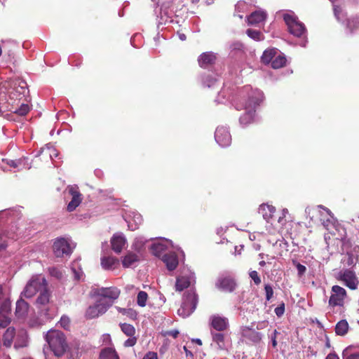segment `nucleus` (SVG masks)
<instances>
[{
	"mask_svg": "<svg viewBox=\"0 0 359 359\" xmlns=\"http://www.w3.org/2000/svg\"><path fill=\"white\" fill-rule=\"evenodd\" d=\"M242 97L247 98L244 105L245 113L241 116L240 123L243 126H247L253 121L255 115V108L264 100V95L258 89L253 90L251 86H246L241 92Z\"/></svg>",
	"mask_w": 359,
	"mask_h": 359,
	"instance_id": "nucleus-1",
	"label": "nucleus"
},
{
	"mask_svg": "<svg viewBox=\"0 0 359 359\" xmlns=\"http://www.w3.org/2000/svg\"><path fill=\"white\" fill-rule=\"evenodd\" d=\"M45 339L55 356L60 357L65 353L67 344L62 332L57 330H50L46 334Z\"/></svg>",
	"mask_w": 359,
	"mask_h": 359,
	"instance_id": "nucleus-2",
	"label": "nucleus"
},
{
	"mask_svg": "<svg viewBox=\"0 0 359 359\" xmlns=\"http://www.w3.org/2000/svg\"><path fill=\"white\" fill-rule=\"evenodd\" d=\"M335 278L351 290H356L359 286V278L351 268L342 269L335 275Z\"/></svg>",
	"mask_w": 359,
	"mask_h": 359,
	"instance_id": "nucleus-3",
	"label": "nucleus"
},
{
	"mask_svg": "<svg viewBox=\"0 0 359 359\" xmlns=\"http://www.w3.org/2000/svg\"><path fill=\"white\" fill-rule=\"evenodd\" d=\"M46 286H47V282L43 277L34 276L27 283L21 295L26 298H32L37 292L45 288Z\"/></svg>",
	"mask_w": 359,
	"mask_h": 359,
	"instance_id": "nucleus-4",
	"label": "nucleus"
},
{
	"mask_svg": "<svg viewBox=\"0 0 359 359\" xmlns=\"http://www.w3.org/2000/svg\"><path fill=\"white\" fill-rule=\"evenodd\" d=\"M198 297L195 292L189 291L184 296L180 308L177 311L179 316L186 318L190 316L196 309Z\"/></svg>",
	"mask_w": 359,
	"mask_h": 359,
	"instance_id": "nucleus-5",
	"label": "nucleus"
},
{
	"mask_svg": "<svg viewBox=\"0 0 359 359\" xmlns=\"http://www.w3.org/2000/svg\"><path fill=\"white\" fill-rule=\"evenodd\" d=\"M111 306V302L103 299H97L95 303L89 306L85 313V316L88 319H93L103 315L108 309Z\"/></svg>",
	"mask_w": 359,
	"mask_h": 359,
	"instance_id": "nucleus-6",
	"label": "nucleus"
},
{
	"mask_svg": "<svg viewBox=\"0 0 359 359\" xmlns=\"http://www.w3.org/2000/svg\"><path fill=\"white\" fill-rule=\"evenodd\" d=\"M283 19L292 34L297 37H302L305 34L306 28L304 24L300 22L294 15L286 13L283 15Z\"/></svg>",
	"mask_w": 359,
	"mask_h": 359,
	"instance_id": "nucleus-7",
	"label": "nucleus"
},
{
	"mask_svg": "<svg viewBox=\"0 0 359 359\" xmlns=\"http://www.w3.org/2000/svg\"><path fill=\"white\" fill-rule=\"evenodd\" d=\"M346 298V290L343 287L335 285L331 288V294L328 303L332 307L343 306Z\"/></svg>",
	"mask_w": 359,
	"mask_h": 359,
	"instance_id": "nucleus-8",
	"label": "nucleus"
},
{
	"mask_svg": "<svg viewBox=\"0 0 359 359\" xmlns=\"http://www.w3.org/2000/svg\"><path fill=\"white\" fill-rule=\"evenodd\" d=\"M120 294V290L115 287H101L93 291V296L113 303Z\"/></svg>",
	"mask_w": 359,
	"mask_h": 359,
	"instance_id": "nucleus-9",
	"label": "nucleus"
},
{
	"mask_svg": "<svg viewBox=\"0 0 359 359\" xmlns=\"http://www.w3.org/2000/svg\"><path fill=\"white\" fill-rule=\"evenodd\" d=\"M53 249L55 255L57 257H61L65 255H69L72 251L69 243L65 238L57 239L53 243Z\"/></svg>",
	"mask_w": 359,
	"mask_h": 359,
	"instance_id": "nucleus-10",
	"label": "nucleus"
},
{
	"mask_svg": "<svg viewBox=\"0 0 359 359\" xmlns=\"http://www.w3.org/2000/svg\"><path fill=\"white\" fill-rule=\"evenodd\" d=\"M215 138L217 144L221 147H228L231 142V136L227 128L224 126L217 127Z\"/></svg>",
	"mask_w": 359,
	"mask_h": 359,
	"instance_id": "nucleus-11",
	"label": "nucleus"
},
{
	"mask_svg": "<svg viewBox=\"0 0 359 359\" xmlns=\"http://www.w3.org/2000/svg\"><path fill=\"white\" fill-rule=\"evenodd\" d=\"M68 190L72 196V200L68 203L67 209L69 212H72L80 205L82 201V197L76 186H71Z\"/></svg>",
	"mask_w": 359,
	"mask_h": 359,
	"instance_id": "nucleus-12",
	"label": "nucleus"
},
{
	"mask_svg": "<svg viewBox=\"0 0 359 359\" xmlns=\"http://www.w3.org/2000/svg\"><path fill=\"white\" fill-rule=\"evenodd\" d=\"M210 323L211 327L217 331H224L229 326L228 319L218 314L210 317Z\"/></svg>",
	"mask_w": 359,
	"mask_h": 359,
	"instance_id": "nucleus-13",
	"label": "nucleus"
},
{
	"mask_svg": "<svg viewBox=\"0 0 359 359\" xmlns=\"http://www.w3.org/2000/svg\"><path fill=\"white\" fill-rule=\"evenodd\" d=\"M112 250L116 253H120L127 244V240L122 233L114 234L111 239Z\"/></svg>",
	"mask_w": 359,
	"mask_h": 359,
	"instance_id": "nucleus-14",
	"label": "nucleus"
},
{
	"mask_svg": "<svg viewBox=\"0 0 359 359\" xmlns=\"http://www.w3.org/2000/svg\"><path fill=\"white\" fill-rule=\"evenodd\" d=\"M195 282L194 273L189 272L188 275H182L177 278L175 288L177 291H182Z\"/></svg>",
	"mask_w": 359,
	"mask_h": 359,
	"instance_id": "nucleus-15",
	"label": "nucleus"
},
{
	"mask_svg": "<svg viewBox=\"0 0 359 359\" xmlns=\"http://www.w3.org/2000/svg\"><path fill=\"white\" fill-rule=\"evenodd\" d=\"M216 285L225 292H233L236 288L235 280L229 276H221L218 278Z\"/></svg>",
	"mask_w": 359,
	"mask_h": 359,
	"instance_id": "nucleus-16",
	"label": "nucleus"
},
{
	"mask_svg": "<svg viewBox=\"0 0 359 359\" xmlns=\"http://www.w3.org/2000/svg\"><path fill=\"white\" fill-rule=\"evenodd\" d=\"M171 245L172 242L170 241L163 239L154 243L151 247V250L155 256L159 257Z\"/></svg>",
	"mask_w": 359,
	"mask_h": 359,
	"instance_id": "nucleus-17",
	"label": "nucleus"
},
{
	"mask_svg": "<svg viewBox=\"0 0 359 359\" xmlns=\"http://www.w3.org/2000/svg\"><path fill=\"white\" fill-rule=\"evenodd\" d=\"M140 257L137 253L128 252L126 255L122 257V265L125 268L135 267L140 262Z\"/></svg>",
	"mask_w": 359,
	"mask_h": 359,
	"instance_id": "nucleus-18",
	"label": "nucleus"
},
{
	"mask_svg": "<svg viewBox=\"0 0 359 359\" xmlns=\"http://www.w3.org/2000/svg\"><path fill=\"white\" fill-rule=\"evenodd\" d=\"M162 260L169 271H173L178 265V258L175 252L165 254Z\"/></svg>",
	"mask_w": 359,
	"mask_h": 359,
	"instance_id": "nucleus-19",
	"label": "nucleus"
},
{
	"mask_svg": "<svg viewBox=\"0 0 359 359\" xmlns=\"http://www.w3.org/2000/svg\"><path fill=\"white\" fill-rule=\"evenodd\" d=\"M118 265L119 261L114 257L107 256L101 258V266L105 270H114Z\"/></svg>",
	"mask_w": 359,
	"mask_h": 359,
	"instance_id": "nucleus-20",
	"label": "nucleus"
},
{
	"mask_svg": "<svg viewBox=\"0 0 359 359\" xmlns=\"http://www.w3.org/2000/svg\"><path fill=\"white\" fill-rule=\"evenodd\" d=\"M242 335L254 343H258L262 339V334L259 332L248 327L243 329Z\"/></svg>",
	"mask_w": 359,
	"mask_h": 359,
	"instance_id": "nucleus-21",
	"label": "nucleus"
},
{
	"mask_svg": "<svg viewBox=\"0 0 359 359\" xmlns=\"http://www.w3.org/2000/svg\"><path fill=\"white\" fill-rule=\"evenodd\" d=\"M275 210V208L269 204H262L259 208V213L267 222L272 217Z\"/></svg>",
	"mask_w": 359,
	"mask_h": 359,
	"instance_id": "nucleus-22",
	"label": "nucleus"
},
{
	"mask_svg": "<svg viewBox=\"0 0 359 359\" xmlns=\"http://www.w3.org/2000/svg\"><path fill=\"white\" fill-rule=\"evenodd\" d=\"M133 218H131L130 216H129L127 219H126V221L128 223V228L131 231L137 229L142 222V217L139 213L133 212Z\"/></svg>",
	"mask_w": 359,
	"mask_h": 359,
	"instance_id": "nucleus-23",
	"label": "nucleus"
},
{
	"mask_svg": "<svg viewBox=\"0 0 359 359\" xmlns=\"http://www.w3.org/2000/svg\"><path fill=\"white\" fill-rule=\"evenodd\" d=\"M266 14L264 11H257L252 13L248 18L249 25H257L266 19Z\"/></svg>",
	"mask_w": 359,
	"mask_h": 359,
	"instance_id": "nucleus-24",
	"label": "nucleus"
},
{
	"mask_svg": "<svg viewBox=\"0 0 359 359\" xmlns=\"http://www.w3.org/2000/svg\"><path fill=\"white\" fill-rule=\"evenodd\" d=\"M28 309H29V305L25 300H23L22 299H20L17 301L15 314L19 318L25 317L28 312Z\"/></svg>",
	"mask_w": 359,
	"mask_h": 359,
	"instance_id": "nucleus-25",
	"label": "nucleus"
},
{
	"mask_svg": "<svg viewBox=\"0 0 359 359\" xmlns=\"http://www.w3.org/2000/svg\"><path fill=\"white\" fill-rule=\"evenodd\" d=\"M216 57L212 53H204L198 57L199 65L202 67H205L208 65L214 62Z\"/></svg>",
	"mask_w": 359,
	"mask_h": 359,
	"instance_id": "nucleus-26",
	"label": "nucleus"
},
{
	"mask_svg": "<svg viewBox=\"0 0 359 359\" xmlns=\"http://www.w3.org/2000/svg\"><path fill=\"white\" fill-rule=\"evenodd\" d=\"M8 164L11 167L17 168L18 170L29 169L31 168V165L28 163L27 158H20L15 161L11 160Z\"/></svg>",
	"mask_w": 359,
	"mask_h": 359,
	"instance_id": "nucleus-27",
	"label": "nucleus"
},
{
	"mask_svg": "<svg viewBox=\"0 0 359 359\" xmlns=\"http://www.w3.org/2000/svg\"><path fill=\"white\" fill-rule=\"evenodd\" d=\"M99 358L100 359H120L116 350L111 347L102 349Z\"/></svg>",
	"mask_w": 359,
	"mask_h": 359,
	"instance_id": "nucleus-28",
	"label": "nucleus"
},
{
	"mask_svg": "<svg viewBox=\"0 0 359 359\" xmlns=\"http://www.w3.org/2000/svg\"><path fill=\"white\" fill-rule=\"evenodd\" d=\"M15 329L13 327H8L3 336V343L6 347H10L13 343V339L15 337Z\"/></svg>",
	"mask_w": 359,
	"mask_h": 359,
	"instance_id": "nucleus-29",
	"label": "nucleus"
},
{
	"mask_svg": "<svg viewBox=\"0 0 359 359\" xmlns=\"http://www.w3.org/2000/svg\"><path fill=\"white\" fill-rule=\"evenodd\" d=\"M50 294L47 290V286L39 292V296L36 299V304L41 306H46L49 302Z\"/></svg>",
	"mask_w": 359,
	"mask_h": 359,
	"instance_id": "nucleus-30",
	"label": "nucleus"
},
{
	"mask_svg": "<svg viewBox=\"0 0 359 359\" xmlns=\"http://www.w3.org/2000/svg\"><path fill=\"white\" fill-rule=\"evenodd\" d=\"M348 323L346 320L339 321L335 326V332L337 335L344 336L348 330Z\"/></svg>",
	"mask_w": 359,
	"mask_h": 359,
	"instance_id": "nucleus-31",
	"label": "nucleus"
},
{
	"mask_svg": "<svg viewBox=\"0 0 359 359\" xmlns=\"http://www.w3.org/2000/svg\"><path fill=\"white\" fill-rule=\"evenodd\" d=\"M276 53L277 50L276 48L266 50L262 56V62L265 64H269V62H271L273 59L276 56Z\"/></svg>",
	"mask_w": 359,
	"mask_h": 359,
	"instance_id": "nucleus-32",
	"label": "nucleus"
},
{
	"mask_svg": "<svg viewBox=\"0 0 359 359\" xmlns=\"http://www.w3.org/2000/svg\"><path fill=\"white\" fill-rule=\"evenodd\" d=\"M11 303L8 297L4 299L0 302V314L1 316H7L11 311Z\"/></svg>",
	"mask_w": 359,
	"mask_h": 359,
	"instance_id": "nucleus-33",
	"label": "nucleus"
},
{
	"mask_svg": "<svg viewBox=\"0 0 359 359\" xmlns=\"http://www.w3.org/2000/svg\"><path fill=\"white\" fill-rule=\"evenodd\" d=\"M71 269L72 273H74V279L76 280H80L83 278V273L79 264V262L77 260L74 261L71 266Z\"/></svg>",
	"mask_w": 359,
	"mask_h": 359,
	"instance_id": "nucleus-34",
	"label": "nucleus"
},
{
	"mask_svg": "<svg viewBox=\"0 0 359 359\" xmlns=\"http://www.w3.org/2000/svg\"><path fill=\"white\" fill-rule=\"evenodd\" d=\"M27 345V333L25 331H22L20 334L18 335V339L14 344L15 348L25 347Z\"/></svg>",
	"mask_w": 359,
	"mask_h": 359,
	"instance_id": "nucleus-35",
	"label": "nucleus"
},
{
	"mask_svg": "<svg viewBox=\"0 0 359 359\" xmlns=\"http://www.w3.org/2000/svg\"><path fill=\"white\" fill-rule=\"evenodd\" d=\"M147 242V240L145 238L142 236L137 237L135 239V241L133 243L132 247L135 251H137V252H140L143 250L144 245Z\"/></svg>",
	"mask_w": 359,
	"mask_h": 359,
	"instance_id": "nucleus-36",
	"label": "nucleus"
},
{
	"mask_svg": "<svg viewBox=\"0 0 359 359\" xmlns=\"http://www.w3.org/2000/svg\"><path fill=\"white\" fill-rule=\"evenodd\" d=\"M343 359H359V350L353 351L352 347L346 348L343 352Z\"/></svg>",
	"mask_w": 359,
	"mask_h": 359,
	"instance_id": "nucleus-37",
	"label": "nucleus"
},
{
	"mask_svg": "<svg viewBox=\"0 0 359 359\" xmlns=\"http://www.w3.org/2000/svg\"><path fill=\"white\" fill-rule=\"evenodd\" d=\"M286 63V58L283 55L275 56L271 62V67L273 69H278L283 67Z\"/></svg>",
	"mask_w": 359,
	"mask_h": 359,
	"instance_id": "nucleus-38",
	"label": "nucleus"
},
{
	"mask_svg": "<svg viewBox=\"0 0 359 359\" xmlns=\"http://www.w3.org/2000/svg\"><path fill=\"white\" fill-rule=\"evenodd\" d=\"M121 331L128 337H133L135 334V328L133 325L128 323H120Z\"/></svg>",
	"mask_w": 359,
	"mask_h": 359,
	"instance_id": "nucleus-39",
	"label": "nucleus"
},
{
	"mask_svg": "<svg viewBox=\"0 0 359 359\" xmlns=\"http://www.w3.org/2000/svg\"><path fill=\"white\" fill-rule=\"evenodd\" d=\"M211 334H212L213 341L217 343L220 348H223L224 347V334L222 333H219V332H212Z\"/></svg>",
	"mask_w": 359,
	"mask_h": 359,
	"instance_id": "nucleus-40",
	"label": "nucleus"
},
{
	"mask_svg": "<svg viewBox=\"0 0 359 359\" xmlns=\"http://www.w3.org/2000/svg\"><path fill=\"white\" fill-rule=\"evenodd\" d=\"M116 309L117 311L120 313H122L123 315H125L132 319H134L137 316V313L135 310L130 308H121L118 306H116Z\"/></svg>",
	"mask_w": 359,
	"mask_h": 359,
	"instance_id": "nucleus-41",
	"label": "nucleus"
},
{
	"mask_svg": "<svg viewBox=\"0 0 359 359\" xmlns=\"http://www.w3.org/2000/svg\"><path fill=\"white\" fill-rule=\"evenodd\" d=\"M148 295L147 293L144 291H140L137 294V304L141 306L144 307L146 306V303L147 301Z\"/></svg>",
	"mask_w": 359,
	"mask_h": 359,
	"instance_id": "nucleus-42",
	"label": "nucleus"
},
{
	"mask_svg": "<svg viewBox=\"0 0 359 359\" xmlns=\"http://www.w3.org/2000/svg\"><path fill=\"white\" fill-rule=\"evenodd\" d=\"M246 34L250 38L255 41H261L263 39V36L262 33L258 30L248 29L246 31Z\"/></svg>",
	"mask_w": 359,
	"mask_h": 359,
	"instance_id": "nucleus-43",
	"label": "nucleus"
},
{
	"mask_svg": "<svg viewBox=\"0 0 359 359\" xmlns=\"http://www.w3.org/2000/svg\"><path fill=\"white\" fill-rule=\"evenodd\" d=\"M41 152L46 153L47 154L49 155L50 158L52 159L53 158V157H57L58 155V153L56 151V149L53 147L48 145V144H47L46 147L42 148Z\"/></svg>",
	"mask_w": 359,
	"mask_h": 359,
	"instance_id": "nucleus-44",
	"label": "nucleus"
},
{
	"mask_svg": "<svg viewBox=\"0 0 359 359\" xmlns=\"http://www.w3.org/2000/svg\"><path fill=\"white\" fill-rule=\"evenodd\" d=\"M29 110L30 107L27 104H22L18 108L15 109L13 112L20 116H25L29 111Z\"/></svg>",
	"mask_w": 359,
	"mask_h": 359,
	"instance_id": "nucleus-45",
	"label": "nucleus"
},
{
	"mask_svg": "<svg viewBox=\"0 0 359 359\" xmlns=\"http://www.w3.org/2000/svg\"><path fill=\"white\" fill-rule=\"evenodd\" d=\"M341 262L347 266H353L355 264V260L353 255L350 253H347L346 256L341 259Z\"/></svg>",
	"mask_w": 359,
	"mask_h": 359,
	"instance_id": "nucleus-46",
	"label": "nucleus"
},
{
	"mask_svg": "<svg viewBox=\"0 0 359 359\" xmlns=\"http://www.w3.org/2000/svg\"><path fill=\"white\" fill-rule=\"evenodd\" d=\"M216 81V78L212 77L210 75H207L203 78V86L210 88L215 84Z\"/></svg>",
	"mask_w": 359,
	"mask_h": 359,
	"instance_id": "nucleus-47",
	"label": "nucleus"
},
{
	"mask_svg": "<svg viewBox=\"0 0 359 359\" xmlns=\"http://www.w3.org/2000/svg\"><path fill=\"white\" fill-rule=\"evenodd\" d=\"M333 10L334 16L337 18V20L339 21L342 20L344 17L342 8L339 6L334 5Z\"/></svg>",
	"mask_w": 359,
	"mask_h": 359,
	"instance_id": "nucleus-48",
	"label": "nucleus"
},
{
	"mask_svg": "<svg viewBox=\"0 0 359 359\" xmlns=\"http://www.w3.org/2000/svg\"><path fill=\"white\" fill-rule=\"evenodd\" d=\"M59 323L62 327H63L65 330H67L69 327L70 320L67 316H63L61 317Z\"/></svg>",
	"mask_w": 359,
	"mask_h": 359,
	"instance_id": "nucleus-49",
	"label": "nucleus"
},
{
	"mask_svg": "<svg viewBox=\"0 0 359 359\" xmlns=\"http://www.w3.org/2000/svg\"><path fill=\"white\" fill-rule=\"evenodd\" d=\"M49 271H50V274L57 278V279H60L62 278V272L61 270H60L59 269H57V268H51L49 269Z\"/></svg>",
	"mask_w": 359,
	"mask_h": 359,
	"instance_id": "nucleus-50",
	"label": "nucleus"
},
{
	"mask_svg": "<svg viewBox=\"0 0 359 359\" xmlns=\"http://www.w3.org/2000/svg\"><path fill=\"white\" fill-rule=\"evenodd\" d=\"M250 277L253 280L255 285H258L261 283V278L256 271H252L249 273Z\"/></svg>",
	"mask_w": 359,
	"mask_h": 359,
	"instance_id": "nucleus-51",
	"label": "nucleus"
},
{
	"mask_svg": "<svg viewBox=\"0 0 359 359\" xmlns=\"http://www.w3.org/2000/svg\"><path fill=\"white\" fill-rule=\"evenodd\" d=\"M265 292H266V299L267 301H269L273 294V290L272 287L270 285H266L264 287Z\"/></svg>",
	"mask_w": 359,
	"mask_h": 359,
	"instance_id": "nucleus-52",
	"label": "nucleus"
},
{
	"mask_svg": "<svg viewBox=\"0 0 359 359\" xmlns=\"http://www.w3.org/2000/svg\"><path fill=\"white\" fill-rule=\"evenodd\" d=\"M137 342V338L134 336L130 337L127 340L124 342V346L126 347H131L133 346Z\"/></svg>",
	"mask_w": 359,
	"mask_h": 359,
	"instance_id": "nucleus-53",
	"label": "nucleus"
},
{
	"mask_svg": "<svg viewBox=\"0 0 359 359\" xmlns=\"http://www.w3.org/2000/svg\"><path fill=\"white\" fill-rule=\"evenodd\" d=\"M295 265L297 270L298 276H303L306 271V266L299 263H295Z\"/></svg>",
	"mask_w": 359,
	"mask_h": 359,
	"instance_id": "nucleus-54",
	"label": "nucleus"
},
{
	"mask_svg": "<svg viewBox=\"0 0 359 359\" xmlns=\"http://www.w3.org/2000/svg\"><path fill=\"white\" fill-rule=\"evenodd\" d=\"M274 312H275L276 315L278 317L282 316L284 314V312H285V305H284V304H282L281 305L277 306L275 309Z\"/></svg>",
	"mask_w": 359,
	"mask_h": 359,
	"instance_id": "nucleus-55",
	"label": "nucleus"
},
{
	"mask_svg": "<svg viewBox=\"0 0 359 359\" xmlns=\"http://www.w3.org/2000/svg\"><path fill=\"white\" fill-rule=\"evenodd\" d=\"M2 319H0V327H6L10 323V318L7 316H1Z\"/></svg>",
	"mask_w": 359,
	"mask_h": 359,
	"instance_id": "nucleus-56",
	"label": "nucleus"
},
{
	"mask_svg": "<svg viewBox=\"0 0 359 359\" xmlns=\"http://www.w3.org/2000/svg\"><path fill=\"white\" fill-rule=\"evenodd\" d=\"M142 359H158L157 353L154 352H149Z\"/></svg>",
	"mask_w": 359,
	"mask_h": 359,
	"instance_id": "nucleus-57",
	"label": "nucleus"
},
{
	"mask_svg": "<svg viewBox=\"0 0 359 359\" xmlns=\"http://www.w3.org/2000/svg\"><path fill=\"white\" fill-rule=\"evenodd\" d=\"M165 334L168 335V336H171L173 338H177L179 334V331L177 330H170V331H168L165 333Z\"/></svg>",
	"mask_w": 359,
	"mask_h": 359,
	"instance_id": "nucleus-58",
	"label": "nucleus"
},
{
	"mask_svg": "<svg viewBox=\"0 0 359 359\" xmlns=\"http://www.w3.org/2000/svg\"><path fill=\"white\" fill-rule=\"evenodd\" d=\"M4 287L3 285H0V302L4 300V299L6 298L5 294L3 292Z\"/></svg>",
	"mask_w": 359,
	"mask_h": 359,
	"instance_id": "nucleus-59",
	"label": "nucleus"
},
{
	"mask_svg": "<svg viewBox=\"0 0 359 359\" xmlns=\"http://www.w3.org/2000/svg\"><path fill=\"white\" fill-rule=\"evenodd\" d=\"M325 359H339V358L336 354L330 353L326 357Z\"/></svg>",
	"mask_w": 359,
	"mask_h": 359,
	"instance_id": "nucleus-60",
	"label": "nucleus"
},
{
	"mask_svg": "<svg viewBox=\"0 0 359 359\" xmlns=\"http://www.w3.org/2000/svg\"><path fill=\"white\" fill-rule=\"evenodd\" d=\"M271 343L273 347H276L277 346V341H276V336H271Z\"/></svg>",
	"mask_w": 359,
	"mask_h": 359,
	"instance_id": "nucleus-61",
	"label": "nucleus"
},
{
	"mask_svg": "<svg viewBox=\"0 0 359 359\" xmlns=\"http://www.w3.org/2000/svg\"><path fill=\"white\" fill-rule=\"evenodd\" d=\"M332 223V221L330 219H327L326 221H323V224L325 226H328V225Z\"/></svg>",
	"mask_w": 359,
	"mask_h": 359,
	"instance_id": "nucleus-62",
	"label": "nucleus"
},
{
	"mask_svg": "<svg viewBox=\"0 0 359 359\" xmlns=\"http://www.w3.org/2000/svg\"><path fill=\"white\" fill-rule=\"evenodd\" d=\"M0 359H11V358L8 355L2 354L0 355Z\"/></svg>",
	"mask_w": 359,
	"mask_h": 359,
	"instance_id": "nucleus-63",
	"label": "nucleus"
},
{
	"mask_svg": "<svg viewBox=\"0 0 359 359\" xmlns=\"http://www.w3.org/2000/svg\"><path fill=\"white\" fill-rule=\"evenodd\" d=\"M44 315L47 316L48 319H50V318H53V315L52 314L48 313V310H46V311L44 313Z\"/></svg>",
	"mask_w": 359,
	"mask_h": 359,
	"instance_id": "nucleus-64",
	"label": "nucleus"
}]
</instances>
